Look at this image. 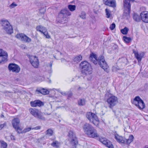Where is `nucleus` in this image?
Returning a JSON list of instances; mask_svg holds the SVG:
<instances>
[{"instance_id": "obj_1", "label": "nucleus", "mask_w": 148, "mask_h": 148, "mask_svg": "<svg viewBox=\"0 0 148 148\" xmlns=\"http://www.w3.org/2000/svg\"><path fill=\"white\" fill-rule=\"evenodd\" d=\"M89 59L95 64L98 63L101 67L106 72L108 73L109 72V67L105 61L103 56H100L98 58L96 54L92 53L90 55Z\"/></svg>"}, {"instance_id": "obj_2", "label": "nucleus", "mask_w": 148, "mask_h": 148, "mask_svg": "<svg viewBox=\"0 0 148 148\" xmlns=\"http://www.w3.org/2000/svg\"><path fill=\"white\" fill-rule=\"evenodd\" d=\"M71 14V13L67 9H63L58 13L56 21L57 22L62 24L66 23L68 20L67 16H70Z\"/></svg>"}, {"instance_id": "obj_3", "label": "nucleus", "mask_w": 148, "mask_h": 148, "mask_svg": "<svg viewBox=\"0 0 148 148\" xmlns=\"http://www.w3.org/2000/svg\"><path fill=\"white\" fill-rule=\"evenodd\" d=\"M80 65L83 74L87 75L92 73V69L91 66L87 61L82 62L80 64Z\"/></svg>"}, {"instance_id": "obj_4", "label": "nucleus", "mask_w": 148, "mask_h": 148, "mask_svg": "<svg viewBox=\"0 0 148 148\" xmlns=\"http://www.w3.org/2000/svg\"><path fill=\"white\" fill-rule=\"evenodd\" d=\"M0 23L3 29L8 34H10L13 32L12 26L7 20H1Z\"/></svg>"}, {"instance_id": "obj_5", "label": "nucleus", "mask_w": 148, "mask_h": 148, "mask_svg": "<svg viewBox=\"0 0 148 148\" xmlns=\"http://www.w3.org/2000/svg\"><path fill=\"white\" fill-rule=\"evenodd\" d=\"M29 112L34 117L42 120H45L43 116V114L39 110L35 108H31L29 109Z\"/></svg>"}, {"instance_id": "obj_6", "label": "nucleus", "mask_w": 148, "mask_h": 148, "mask_svg": "<svg viewBox=\"0 0 148 148\" xmlns=\"http://www.w3.org/2000/svg\"><path fill=\"white\" fill-rule=\"evenodd\" d=\"M86 116L87 119L95 125L97 126L98 125L99 119L95 114L90 112H88L86 113Z\"/></svg>"}, {"instance_id": "obj_7", "label": "nucleus", "mask_w": 148, "mask_h": 148, "mask_svg": "<svg viewBox=\"0 0 148 148\" xmlns=\"http://www.w3.org/2000/svg\"><path fill=\"white\" fill-rule=\"evenodd\" d=\"M132 103L140 109H143L145 107V105L143 101L139 96H136L134 99Z\"/></svg>"}, {"instance_id": "obj_8", "label": "nucleus", "mask_w": 148, "mask_h": 148, "mask_svg": "<svg viewBox=\"0 0 148 148\" xmlns=\"http://www.w3.org/2000/svg\"><path fill=\"white\" fill-rule=\"evenodd\" d=\"M107 102L108 104L109 107L110 108H112L118 103V99L116 97L111 95L107 99Z\"/></svg>"}, {"instance_id": "obj_9", "label": "nucleus", "mask_w": 148, "mask_h": 148, "mask_svg": "<svg viewBox=\"0 0 148 148\" xmlns=\"http://www.w3.org/2000/svg\"><path fill=\"white\" fill-rule=\"evenodd\" d=\"M69 140L71 142V144L74 146L73 148H76V145L77 144L78 142L75 133L72 131H70L69 132Z\"/></svg>"}, {"instance_id": "obj_10", "label": "nucleus", "mask_w": 148, "mask_h": 148, "mask_svg": "<svg viewBox=\"0 0 148 148\" xmlns=\"http://www.w3.org/2000/svg\"><path fill=\"white\" fill-rule=\"evenodd\" d=\"M36 29L37 31L43 34L46 38L48 39L50 38V36L48 34L47 29L45 27L40 25L36 27Z\"/></svg>"}, {"instance_id": "obj_11", "label": "nucleus", "mask_w": 148, "mask_h": 148, "mask_svg": "<svg viewBox=\"0 0 148 148\" xmlns=\"http://www.w3.org/2000/svg\"><path fill=\"white\" fill-rule=\"evenodd\" d=\"M16 37L18 39L26 42H30L32 41V39L30 38L22 33L17 34Z\"/></svg>"}, {"instance_id": "obj_12", "label": "nucleus", "mask_w": 148, "mask_h": 148, "mask_svg": "<svg viewBox=\"0 0 148 148\" xmlns=\"http://www.w3.org/2000/svg\"><path fill=\"white\" fill-rule=\"evenodd\" d=\"M30 63L32 66L35 68L38 67L39 65V62L37 57L34 56H31L29 57Z\"/></svg>"}, {"instance_id": "obj_13", "label": "nucleus", "mask_w": 148, "mask_h": 148, "mask_svg": "<svg viewBox=\"0 0 148 148\" xmlns=\"http://www.w3.org/2000/svg\"><path fill=\"white\" fill-rule=\"evenodd\" d=\"M8 54L5 51L0 49V63L8 60Z\"/></svg>"}, {"instance_id": "obj_14", "label": "nucleus", "mask_w": 148, "mask_h": 148, "mask_svg": "<svg viewBox=\"0 0 148 148\" xmlns=\"http://www.w3.org/2000/svg\"><path fill=\"white\" fill-rule=\"evenodd\" d=\"M8 67L9 70L16 73H18L20 70L19 66L15 64L12 63L9 64Z\"/></svg>"}, {"instance_id": "obj_15", "label": "nucleus", "mask_w": 148, "mask_h": 148, "mask_svg": "<svg viewBox=\"0 0 148 148\" xmlns=\"http://www.w3.org/2000/svg\"><path fill=\"white\" fill-rule=\"evenodd\" d=\"M99 141L106 147L109 148H113V146L112 143L105 138H100Z\"/></svg>"}, {"instance_id": "obj_16", "label": "nucleus", "mask_w": 148, "mask_h": 148, "mask_svg": "<svg viewBox=\"0 0 148 148\" xmlns=\"http://www.w3.org/2000/svg\"><path fill=\"white\" fill-rule=\"evenodd\" d=\"M141 19L143 22L148 23V12H143L140 13V15Z\"/></svg>"}, {"instance_id": "obj_17", "label": "nucleus", "mask_w": 148, "mask_h": 148, "mask_svg": "<svg viewBox=\"0 0 148 148\" xmlns=\"http://www.w3.org/2000/svg\"><path fill=\"white\" fill-rule=\"evenodd\" d=\"M104 3L106 5L113 8L116 7L115 0H103Z\"/></svg>"}, {"instance_id": "obj_18", "label": "nucleus", "mask_w": 148, "mask_h": 148, "mask_svg": "<svg viewBox=\"0 0 148 148\" xmlns=\"http://www.w3.org/2000/svg\"><path fill=\"white\" fill-rule=\"evenodd\" d=\"M133 53L134 54L135 57L138 60V62H140L142 58L145 55V53L143 52H141L138 53L137 51L134 50H133Z\"/></svg>"}, {"instance_id": "obj_19", "label": "nucleus", "mask_w": 148, "mask_h": 148, "mask_svg": "<svg viewBox=\"0 0 148 148\" xmlns=\"http://www.w3.org/2000/svg\"><path fill=\"white\" fill-rule=\"evenodd\" d=\"M83 128L85 133L87 134L90 133L94 128L91 125L88 123H86L84 125Z\"/></svg>"}, {"instance_id": "obj_20", "label": "nucleus", "mask_w": 148, "mask_h": 148, "mask_svg": "<svg viewBox=\"0 0 148 148\" xmlns=\"http://www.w3.org/2000/svg\"><path fill=\"white\" fill-rule=\"evenodd\" d=\"M31 106L33 107H41L44 105V103L39 100H36L30 102Z\"/></svg>"}, {"instance_id": "obj_21", "label": "nucleus", "mask_w": 148, "mask_h": 148, "mask_svg": "<svg viewBox=\"0 0 148 148\" xmlns=\"http://www.w3.org/2000/svg\"><path fill=\"white\" fill-rule=\"evenodd\" d=\"M115 138L117 141L119 143H125V138L119 135L116 134L114 135Z\"/></svg>"}, {"instance_id": "obj_22", "label": "nucleus", "mask_w": 148, "mask_h": 148, "mask_svg": "<svg viewBox=\"0 0 148 148\" xmlns=\"http://www.w3.org/2000/svg\"><path fill=\"white\" fill-rule=\"evenodd\" d=\"M91 132L87 134L89 137L92 138H95L99 137V135L97 133L96 130L94 129Z\"/></svg>"}, {"instance_id": "obj_23", "label": "nucleus", "mask_w": 148, "mask_h": 148, "mask_svg": "<svg viewBox=\"0 0 148 148\" xmlns=\"http://www.w3.org/2000/svg\"><path fill=\"white\" fill-rule=\"evenodd\" d=\"M12 123L14 128H16L19 126L20 121L18 118H16L12 120Z\"/></svg>"}, {"instance_id": "obj_24", "label": "nucleus", "mask_w": 148, "mask_h": 148, "mask_svg": "<svg viewBox=\"0 0 148 148\" xmlns=\"http://www.w3.org/2000/svg\"><path fill=\"white\" fill-rule=\"evenodd\" d=\"M124 6L127 8L128 10V12L130 11L131 4L130 3L129 0H124L123 1Z\"/></svg>"}, {"instance_id": "obj_25", "label": "nucleus", "mask_w": 148, "mask_h": 148, "mask_svg": "<svg viewBox=\"0 0 148 148\" xmlns=\"http://www.w3.org/2000/svg\"><path fill=\"white\" fill-rule=\"evenodd\" d=\"M36 91L38 92V94L40 93L44 95H46L49 93V91L44 88L39 89H37L36 90Z\"/></svg>"}, {"instance_id": "obj_26", "label": "nucleus", "mask_w": 148, "mask_h": 148, "mask_svg": "<svg viewBox=\"0 0 148 148\" xmlns=\"http://www.w3.org/2000/svg\"><path fill=\"white\" fill-rule=\"evenodd\" d=\"M134 136L132 135H130L128 139L125 138V143L124 144L129 145L133 140Z\"/></svg>"}, {"instance_id": "obj_27", "label": "nucleus", "mask_w": 148, "mask_h": 148, "mask_svg": "<svg viewBox=\"0 0 148 148\" xmlns=\"http://www.w3.org/2000/svg\"><path fill=\"white\" fill-rule=\"evenodd\" d=\"M51 145L53 147L59 148L60 146V143L57 140H53Z\"/></svg>"}, {"instance_id": "obj_28", "label": "nucleus", "mask_w": 148, "mask_h": 148, "mask_svg": "<svg viewBox=\"0 0 148 148\" xmlns=\"http://www.w3.org/2000/svg\"><path fill=\"white\" fill-rule=\"evenodd\" d=\"M119 62L121 64V65L126 64L127 63V60L125 57H123L119 59Z\"/></svg>"}, {"instance_id": "obj_29", "label": "nucleus", "mask_w": 148, "mask_h": 148, "mask_svg": "<svg viewBox=\"0 0 148 148\" xmlns=\"http://www.w3.org/2000/svg\"><path fill=\"white\" fill-rule=\"evenodd\" d=\"M46 11V9L44 6L41 7L39 9V15H41L43 14Z\"/></svg>"}, {"instance_id": "obj_30", "label": "nucleus", "mask_w": 148, "mask_h": 148, "mask_svg": "<svg viewBox=\"0 0 148 148\" xmlns=\"http://www.w3.org/2000/svg\"><path fill=\"white\" fill-rule=\"evenodd\" d=\"M82 59V56L81 55H79L75 57L73 61L75 62H77L80 61Z\"/></svg>"}, {"instance_id": "obj_31", "label": "nucleus", "mask_w": 148, "mask_h": 148, "mask_svg": "<svg viewBox=\"0 0 148 148\" xmlns=\"http://www.w3.org/2000/svg\"><path fill=\"white\" fill-rule=\"evenodd\" d=\"M53 133V131L51 129L47 130L45 132V134L48 136H51L52 135Z\"/></svg>"}, {"instance_id": "obj_32", "label": "nucleus", "mask_w": 148, "mask_h": 148, "mask_svg": "<svg viewBox=\"0 0 148 148\" xmlns=\"http://www.w3.org/2000/svg\"><path fill=\"white\" fill-rule=\"evenodd\" d=\"M78 103L79 106H84L85 104V100L84 99H79L78 101Z\"/></svg>"}, {"instance_id": "obj_33", "label": "nucleus", "mask_w": 148, "mask_h": 148, "mask_svg": "<svg viewBox=\"0 0 148 148\" xmlns=\"http://www.w3.org/2000/svg\"><path fill=\"white\" fill-rule=\"evenodd\" d=\"M0 143L1 144V148H7V144L6 142L3 140H1Z\"/></svg>"}, {"instance_id": "obj_34", "label": "nucleus", "mask_w": 148, "mask_h": 148, "mask_svg": "<svg viewBox=\"0 0 148 148\" xmlns=\"http://www.w3.org/2000/svg\"><path fill=\"white\" fill-rule=\"evenodd\" d=\"M68 7L70 10L72 12L74 11L76 9V6L75 5H68Z\"/></svg>"}, {"instance_id": "obj_35", "label": "nucleus", "mask_w": 148, "mask_h": 148, "mask_svg": "<svg viewBox=\"0 0 148 148\" xmlns=\"http://www.w3.org/2000/svg\"><path fill=\"white\" fill-rule=\"evenodd\" d=\"M123 38L124 41L126 43H129L131 41L132 39L130 37L123 36Z\"/></svg>"}, {"instance_id": "obj_36", "label": "nucleus", "mask_w": 148, "mask_h": 148, "mask_svg": "<svg viewBox=\"0 0 148 148\" xmlns=\"http://www.w3.org/2000/svg\"><path fill=\"white\" fill-rule=\"evenodd\" d=\"M106 17L107 18H109L111 16V12L109 10L106 8L105 10Z\"/></svg>"}, {"instance_id": "obj_37", "label": "nucleus", "mask_w": 148, "mask_h": 148, "mask_svg": "<svg viewBox=\"0 0 148 148\" xmlns=\"http://www.w3.org/2000/svg\"><path fill=\"white\" fill-rule=\"evenodd\" d=\"M128 29L126 27H125L123 29L121 30V32L123 34H126L127 33Z\"/></svg>"}, {"instance_id": "obj_38", "label": "nucleus", "mask_w": 148, "mask_h": 148, "mask_svg": "<svg viewBox=\"0 0 148 148\" xmlns=\"http://www.w3.org/2000/svg\"><path fill=\"white\" fill-rule=\"evenodd\" d=\"M140 17L137 14H134L133 16V19L136 21H138L140 20Z\"/></svg>"}, {"instance_id": "obj_39", "label": "nucleus", "mask_w": 148, "mask_h": 148, "mask_svg": "<svg viewBox=\"0 0 148 148\" xmlns=\"http://www.w3.org/2000/svg\"><path fill=\"white\" fill-rule=\"evenodd\" d=\"M16 130L18 133H23V131L22 132V129L21 128L19 127V126H17V127L16 128H14Z\"/></svg>"}, {"instance_id": "obj_40", "label": "nucleus", "mask_w": 148, "mask_h": 148, "mask_svg": "<svg viewBox=\"0 0 148 148\" xmlns=\"http://www.w3.org/2000/svg\"><path fill=\"white\" fill-rule=\"evenodd\" d=\"M32 128L30 127L25 128L23 131V133H26V132H29L31 130H32Z\"/></svg>"}, {"instance_id": "obj_41", "label": "nucleus", "mask_w": 148, "mask_h": 148, "mask_svg": "<svg viewBox=\"0 0 148 148\" xmlns=\"http://www.w3.org/2000/svg\"><path fill=\"white\" fill-rule=\"evenodd\" d=\"M113 111L115 113V115L116 118H119L121 116V113L119 111H117L116 112H115V111Z\"/></svg>"}, {"instance_id": "obj_42", "label": "nucleus", "mask_w": 148, "mask_h": 148, "mask_svg": "<svg viewBox=\"0 0 148 148\" xmlns=\"http://www.w3.org/2000/svg\"><path fill=\"white\" fill-rule=\"evenodd\" d=\"M80 17L82 19H85L86 18V13L84 12H82L81 14Z\"/></svg>"}, {"instance_id": "obj_43", "label": "nucleus", "mask_w": 148, "mask_h": 148, "mask_svg": "<svg viewBox=\"0 0 148 148\" xmlns=\"http://www.w3.org/2000/svg\"><path fill=\"white\" fill-rule=\"evenodd\" d=\"M115 27L116 25L115 24L113 23L111 25H110V28L111 30H112L114 29V28Z\"/></svg>"}, {"instance_id": "obj_44", "label": "nucleus", "mask_w": 148, "mask_h": 148, "mask_svg": "<svg viewBox=\"0 0 148 148\" xmlns=\"http://www.w3.org/2000/svg\"><path fill=\"white\" fill-rule=\"evenodd\" d=\"M17 5L16 4L15 2H13L10 5V7L11 8H14L15 7L17 6Z\"/></svg>"}, {"instance_id": "obj_45", "label": "nucleus", "mask_w": 148, "mask_h": 148, "mask_svg": "<svg viewBox=\"0 0 148 148\" xmlns=\"http://www.w3.org/2000/svg\"><path fill=\"white\" fill-rule=\"evenodd\" d=\"M44 79V78L41 76L38 77V79L36 80L38 81H42Z\"/></svg>"}, {"instance_id": "obj_46", "label": "nucleus", "mask_w": 148, "mask_h": 148, "mask_svg": "<svg viewBox=\"0 0 148 148\" xmlns=\"http://www.w3.org/2000/svg\"><path fill=\"white\" fill-rule=\"evenodd\" d=\"M6 125L5 123H4L3 124H0V130H1L4 126Z\"/></svg>"}, {"instance_id": "obj_47", "label": "nucleus", "mask_w": 148, "mask_h": 148, "mask_svg": "<svg viewBox=\"0 0 148 148\" xmlns=\"http://www.w3.org/2000/svg\"><path fill=\"white\" fill-rule=\"evenodd\" d=\"M57 90L60 93L63 95H65L66 94L65 92H63L61 91H60L59 89H58Z\"/></svg>"}, {"instance_id": "obj_48", "label": "nucleus", "mask_w": 148, "mask_h": 148, "mask_svg": "<svg viewBox=\"0 0 148 148\" xmlns=\"http://www.w3.org/2000/svg\"><path fill=\"white\" fill-rule=\"evenodd\" d=\"M40 126H37L35 127L32 128V130H38L40 129Z\"/></svg>"}, {"instance_id": "obj_49", "label": "nucleus", "mask_w": 148, "mask_h": 148, "mask_svg": "<svg viewBox=\"0 0 148 148\" xmlns=\"http://www.w3.org/2000/svg\"><path fill=\"white\" fill-rule=\"evenodd\" d=\"M10 137H11V138L12 140H15V139L14 136H13V135H11V136H10Z\"/></svg>"}, {"instance_id": "obj_50", "label": "nucleus", "mask_w": 148, "mask_h": 148, "mask_svg": "<svg viewBox=\"0 0 148 148\" xmlns=\"http://www.w3.org/2000/svg\"><path fill=\"white\" fill-rule=\"evenodd\" d=\"M112 70L113 71H117V70L116 69V67H113L112 68Z\"/></svg>"}, {"instance_id": "obj_51", "label": "nucleus", "mask_w": 148, "mask_h": 148, "mask_svg": "<svg viewBox=\"0 0 148 148\" xmlns=\"http://www.w3.org/2000/svg\"><path fill=\"white\" fill-rule=\"evenodd\" d=\"M72 95V93L71 92H70L69 95V97H71Z\"/></svg>"}, {"instance_id": "obj_52", "label": "nucleus", "mask_w": 148, "mask_h": 148, "mask_svg": "<svg viewBox=\"0 0 148 148\" xmlns=\"http://www.w3.org/2000/svg\"><path fill=\"white\" fill-rule=\"evenodd\" d=\"M114 47L115 49H117L118 48V46L116 45H114Z\"/></svg>"}, {"instance_id": "obj_53", "label": "nucleus", "mask_w": 148, "mask_h": 148, "mask_svg": "<svg viewBox=\"0 0 148 148\" xmlns=\"http://www.w3.org/2000/svg\"><path fill=\"white\" fill-rule=\"evenodd\" d=\"M49 64H50V67H51L52 66V63H51L50 62V63Z\"/></svg>"}, {"instance_id": "obj_54", "label": "nucleus", "mask_w": 148, "mask_h": 148, "mask_svg": "<svg viewBox=\"0 0 148 148\" xmlns=\"http://www.w3.org/2000/svg\"><path fill=\"white\" fill-rule=\"evenodd\" d=\"M82 88L81 87H79L78 88V90H80V89H82Z\"/></svg>"}, {"instance_id": "obj_55", "label": "nucleus", "mask_w": 148, "mask_h": 148, "mask_svg": "<svg viewBox=\"0 0 148 148\" xmlns=\"http://www.w3.org/2000/svg\"><path fill=\"white\" fill-rule=\"evenodd\" d=\"M109 94V92H107L106 93V94L105 95L106 96L107 95H108Z\"/></svg>"}, {"instance_id": "obj_56", "label": "nucleus", "mask_w": 148, "mask_h": 148, "mask_svg": "<svg viewBox=\"0 0 148 148\" xmlns=\"http://www.w3.org/2000/svg\"><path fill=\"white\" fill-rule=\"evenodd\" d=\"M1 117H3V115H1Z\"/></svg>"}, {"instance_id": "obj_57", "label": "nucleus", "mask_w": 148, "mask_h": 148, "mask_svg": "<svg viewBox=\"0 0 148 148\" xmlns=\"http://www.w3.org/2000/svg\"><path fill=\"white\" fill-rule=\"evenodd\" d=\"M144 148H148V147L145 146V147Z\"/></svg>"}, {"instance_id": "obj_58", "label": "nucleus", "mask_w": 148, "mask_h": 148, "mask_svg": "<svg viewBox=\"0 0 148 148\" xmlns=\"http://www.w3.org/2000/svg\"><path fill=\"white\" fill-rule=\"evenodd\" d=\"M135 0H130V1H134Z\"/></svg>"}]
</instances>
